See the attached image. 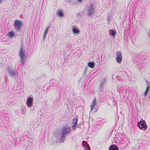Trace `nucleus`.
Returning <instances> with one entry per match:
<instances>
[{"label":"nucleus","mask_w":150,"mask_h":150,"mask_svg":"<svg viewBox=\"0 0 150 150\" xmlns=\"http://www.w3.org/2000/svg\"><path fill=\"white\" fill-rule=\"evenodd\" d=\"M71 131V129L70 127L67 126L63 127L59 138L60 142L62 143L64 142L65 138L69 135Z\"/></svg>","instance_id":"f257e3e1"},{"label":"nucleus","mask_w":150,"mask_h":150,"mask_svg":"<svg viewBox=\"0 0 150 150\" xmlns=\"http://www.w3.org/2000/svg\"><path fill=\"white\" fill-rule=\"evenodd\" d=\"M25 54V51L23 50V46H21L19 51V56L20 57L21 64L22 66L25 63V59H24Z\"/></svg>","instance_id":"f03ea898"},{"label":"nucleus","mask_w":150,"mask_h":150,"mask_svg":"<svg viewBox=\"0 0 150 150\" xmlns=\"http://www.w3.org/2000/svg\"><path fill=\"white\" fill-rule=\"evenodd\" d=\"M137 126L141 129L145 131L147 128V126L146 121L142 119H141L139 122L138 123Z\"/></svg>","instance_id":"7ed1b4c3"},{"label":"nucleus","mask_w":150,"mask_h":150,"mask_svg":"<svg viewBox=\"0 0 150 150\" xmlns=\"http://www.w3.org/2000/svg\"><path fill=\"white\" fill-rule=\"evenodd\" d=\"M22 25V21L19 20L15 21L13 23L14 27L17 31H19L21 29Z\"/></svg>","instance_id":"20e7f679"},{"label":"nucleus","mask_w":150,"mask_h":150,"mask_svg":"<svg viewBox=\"0 0 150 150\" xmlns=\"http://www.w3.org/2000/svg\"><path fill=\"white\" fill-rule=\"evenodd\" d=\"M94 5L93 3L90 4L89 6L88 7V13L87 15L88 17H90L93 15L94 11Z\"/></svg>","instance_id":"39448f33"},{"label":"nucleus","mask_w":150,"mask_h":150,"mask_svg":"<svg viewBox=\"0 0 150 150\" xmlns=\"http://www.w3.org/2000/svg\"><path fill=\"white\" fill-rule=\"evenodd\" d=\"M116 61L118 63H120L122 60V54L120 52H118L116 53Z\"/></svg>","instance_id":"423d86ee"},{"label":"nucleus","mask_w":150,"mask_h":150,"mask_svg":"<svg viewBox=\"0 0 150 150\" xmlns=\"http://www.w3.org/2000/svg\"><path fill=\"white\" fill-rule=\"evenodd\" d=\"M33 99L31 97H28L26 100V104L28 107H31L32 105Z\"/></svg>","instance_id":"0eeeda50"},{"label":"nucleus","mask_w":150,"mask_h":150,"mask_svg":"<svg viewBox=\"0 0 150 150\" xmlns=\"http://www.w3.org/2000/svg\"><path fill=\"white\" fill-rule=\"evenodd\" d=\"M7 71L9 74V75L11 77H14L15 76L16 74V73L15 71L11 68L8 69Z\"/></svg>","instance_id":"6e6552de"},{"label":"nucleus","mask_w":150,"mask_h":150,"mask_svg":"<svg viewBox=\"0 0 150 150\" xmlns=\"http://www.w3.org/2000/svg\"><path fill=\"white\" fill-rule=\"evenodd\" d=\"M106 79L104 77L103 79L101 80V82L99 86V89L101 90L104 88V85Z\"/></svg>","instance_id":"1a4fd4ad"},{"label":"nucleus","mask_w":150,"mask_h":150,"mask_svg":"<svg viewBox=\"0 0 150 150\" xmlns=\"http://www.w3.org/2000/svg\"><path fill=\"white\" fill-rule=\"evenodd\" d=\"M82 144L85 148V150H90V147L86 142L83 141Z\"/></svg>","instance_id":"9d476101"},{"label":"nucleus","mask_w":150,"mask_h":150,"mask_svg":"<svg viewBox=\"0 0 150 150\" xmlns=\"http://www.w3.org/2000/svg\"><path fill=\"white\" fill-rule=\"evenodd\" d=\"M146 83L147 86L144 95L145 97H146L148 92H149L150 87V84H149V82L147 81H146Z\"/></svg>","instance_id":"9b49d317"},{"label":"nucleus","mask_w":150,"mask_h":150,"mask_svg":"<svg viewBox=\"0 0 150 150\" xmlns=\"http://www.w3.org/2000/svg\"><path fill=\"white\" fill-rule=\"evenodd\" d=\"M78 122V119L77 118L74 119L73 120L72 123L73 124L72 126V128L73 130H74L75 128L77 125V123Z\"/></svg>","instance_id":"f8f14e48"},{"label":"nucleus","mask_w":150,"mask_h":150,"mask_svg":"<svg viewBox=\"0 0 150 150\" xmlns=\"http://www.w3.org/2000/svg\"><path fill=\"white\" fill-rule=\"evenodd\" d=\"M109 150H118V147L115 144L111 145L109 148Z\"/></svg>","instance_id":"ddd939ff"},{"label":"nucleus","mask_w":150,"mask_h":150,"mask_svg":"<svg viewBox=\"0 0 150 150\" xmlns=\"http://www.w3.org/2000/svg\"><path fill=\"white\" fill-rule=\"evenodd\" d=\"M25 110L24 108L22 106L21 107V109L20 110V111L19 110H18L16 111V112L18 114H20L21 113L22 114H24L25 113Z\"/></svg>","instance_id":"4468645a"},{"label":"nucleus","mask_w":150,"mask_h":150,"mask_svg":"<svg viewBox=\"0 0 150 150\" xmlns=\"http://www.w3.org/2000/svg\"><path fill=\"white\" fill-rule=\"evenodd\" d=\"M96 98H95L93 99V100L92 102V103L90 106L91 110H93V108L95 107V105H96Z\"/></svg>","instance_id":"2eb2a0df"},{"label":"nucleus","mask_w":150,"mask_h":150,"mask_svg":"<svg viewBox=\"0 0 150 150\" xmlns=\"http://www.w3.org/2000/svg\"><path fill=\"white\" fill-rule=\"evenodd\" d=\"M50 26H49L47 27L45 29V31L44 33V35L43 37V39L45 40V37H46L47 35L48 32V29Z\"/></svg>","instance_id":"dca6fc26"},{"label":"nucleus","mask_w":150,"mask_h":150,"mask_svg":"<svg viewBox=\"0 0 150 150\" xmlns=\"http://www.w3.org/2000/svg\"><path fill=\"white\" fill-rule=\"evenodd\" d=\"M72 31L74 33L77 34L80 32V30L78 29H76L75 28H72Z\"/></svg>","instance_id":"f3484780"},{"label":"nucleus","mask_w":150,"mask_h":150,"mask_svg":"<svg viewBox=\"0 0 150 150\" xmlns=\"http://www.w3.org/2000/svg\"><path fill=\"white\" fill-rule=\"evenodd\" d=\"M88 65L89 67L93 68L94 67L95 63L93 62H90L88 63Z\"/></svg>","instance_id":"a211bd4d"},{"label":"nucleus","mask_w":150,"mask_h":150,"mask_svg":"<svg viewBox=\"0 0 150 150\" xmlns=\"http://www.w3.org/2000/svg\"><path fill=\"white\" fill-rule=\"evenodd\" d=\"M109 33L110 35H111L112 36H114L116 35L115 32L112 30H110Z\"/></svg>","instance_id":"6ab92c4d"},{"label":"nucleus","mask_w":150,"mask_h":150,"mask_svg":"<svg viewBox=\"0 0 150 150\" xmlns=\"http://www.w3.org/2000/svg\"><path fill=\"white\" fill-rule=\"evenodd\" d=\"M8 35L10 38H12L14 35V33L13 31H11L8 32Z\"/></svg>","instance_id":"aec40b11"},{"label":"nucleus","mask_w":150,"mask_h":150,"mask_svg":"<svg viewBox=\"0 0 150 150\" xmlns=\"http://www.w3.org/2000/svg\"><path fill=\"white\" fill-rule=\"evenodd\" d=\"M58 13L57 14L58 16L62 17L64 16V14L63 11H59Z\"/></svg>","instance_id":"412c9836"},{"label":"nucleus","mask_w":150,"mask_h":150,"mask_svg":"<svg viewBox=\"0 0 150 150\" xmlns=\"http://www.w3.org/2000/svg\"><path fill=\"white\" fill-rule=\"evenodd\" d=\"M103 120H104L102 119H100L98 121H100L101 122H100V124H98V125H102L104 122L103 121Z\"/></svg>","instance_id":"4be33fe9"},{"label":"nucleus","mask_w":150,"mask_h":150,"mask_svg":"<svg viewBox=\"0 0 150 150\" xmlns=\"http://www.w3.org/2000/svg\"><path fill=\"white\" fill-rule=\"evenodd\" d=\"M87 69H88V67L87 66L85 67L84 72H83V74L84 75H86V74Z\"/></svg>","instance_id":"5701e85b"},{"label":"nucleus","mask_w":150,"mask_h":150,"mask_svg":"<svg viewBox=\"0 0 150 150\" xmlns=\"http://www.w3.org/2000/svg\"><path fill=\"white\" fill-rule=\"evenodd\" d=\"M77 17L79 18H80L82 16V15L81 13H79L77 14Z\"/></svg>","instance_id":"b1692460"},{"label":"nucleus","mask_w":150,"mask_h":150,"mask_svg":"<svg viewBox=\"0 0 150 150\" xmlns=\"http://www.w3.org/2000/svg\"><path fill=\"white\" fill-rule=\"evenodd\" d=\"M59 86H60L59 85H58L57 86V87L55 88V89L57 90V91H58L57 88H58Z\"/></svg>","instance_id":"393cba45"},{"label":"nucleus","mask_w":150,"mask_h":150,"mask_svg":"<svg viewBox=\"0 0 150 150\" xmlns=\"http://www.w3.org/2000/svg\"><path fill=\"white\" fill-rule=\"evenodd\" d=\"M73 5H75L77 4V3L76 1H73Z\"/></svg>","instance_id":"a878e982"},{"label":"nucleus","mask_w":150,"mask_h":150,"mask_svg":"<svg viewBox=\"0 0 150 150\" xmlns=\"http://www.w3.org/2000/svg\"><path fill=\"white\" fill-rule=\"evenodd\" d=\"M107 21L108 22L110 21V18L109 16H108L107 18Z\"/></svg>","instance_id":"bb28decb"},{"label":"nucleus","mask_w":150,"mask_h":150,"mask_svg":"<svg viewBox=\"0 0 150 150\" xmlns=\"http://www.w3.org/2000/svg\"><path fill=\"white\" fill-rule=\"evenodd\" d=\"M117 91H118L119 93L120 94V89L118 88L117 87Z\"/></svg>","instance_id":"cd10ccee"},{"label":"nucleus","mask_w":150,"mask_h":150,"mask_svg":"<svg viewBox=\"0 0 150 150\" xmlns=\"http://www.w3.org/2000/svg\"><path fill=\"white\" fill-rule=\"evenodd\" d=\"M59 96L60 95V93L59 92Z\"/></svg>","instance_id":"c85d7f7f"}]
</instances>
